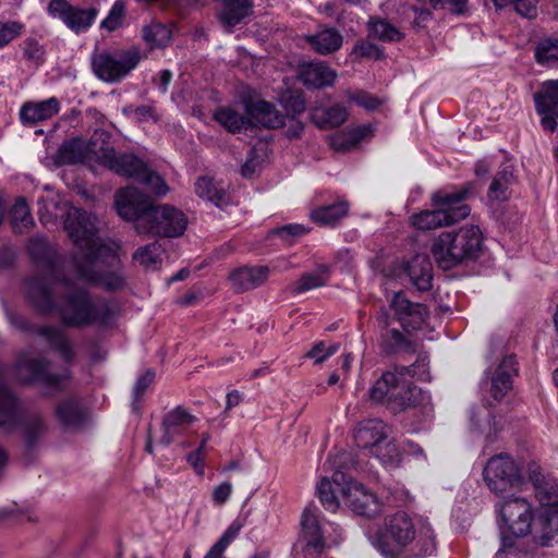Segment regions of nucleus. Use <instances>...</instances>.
<instances>
[{
    "mask_svg": "<svg viewBox=\"0 0 558 558\" xmlns=\"http://www.w3.org/2000/svg\"><path fill=\"white\" fill-rule=\"evenodd\" d=\"M64 229L77 248L71 257L76 278L98 283L108 291L122 290L126 282L117 247L98 238L96 218L82 209L70 207L65 213Z\"/></svg>",
    "mask_w": 558,
    "mask_h": 558,
    "instance_id": "1",
    "label": "nucleus"
},
{
    "mask_svg": "<svg viewBox=\"0 0 558 558\" xmlns=\"http://www.w3.org/2000/svg\"><path fill=\"white\" fill-rule=\"evenodd\" d=\"M373 547L385 558H425L436 550L434 530L426 519L397 511L369 536Z\"/></svg>",
    "mask_w": 558,
    "mask_h": 558,
    "instance_id": "2",
    "label": "nucleus"
},
{
    "mask_svg": "<svg viewBox=\"0 0 558 558\" xmlns=\"http://www.w3.org/2000/svg\"><path fill=\"white\" fill-rule=\"evenodd\" d=\"M427 364L428 356L420 354L409 366H395L384 372L368 390L371 400L386 405L395 414L423 404L429 398L412 378L423 379Z\"/></svg>",
    "mask_w": 558,
    "mask_h": 558,
    "instance_id": "3",
    "label": "nucleus"
},
{
    "mask_svg": "<svg viewBox=\"0 0 558 558\" xmlns=\"http://www.w3.org/2000/svg\"><path fill=\"white\" fill-rule=\"evenodd\" d=\"M484 236L474 225H465L456 231L441 232L432 245L437 265L451 269L462 263L475 260L483 250Z\"/></svg>",
    "mask_w": 558,
    "mask_h": 558,
    "instance_id": "4",
    "label": "nucleus"
},
{
    "mask_svg": "<svg viewBox=\"0 0 558 558\" xmlns=\"http://www.w3.org/2000/svg\"><path fill=\"white\" fill-rule=\"evenodd\" d=\"M473 191V184L468 182L451 191H438L433 194L434 210H423L411 217L414 228L423 231L453 225L466 218L471 208L464 202Z\"/></svg>",
    "mask_w": 558,
    "mask_h": 558,
    "instance_id": "5",
    "label": "nucleus"
},
{
    "mask_svg": "<svg viewBox=\"0 0 558 558\" xmlns=\"http://www.w3.org/2000/svg\"><path fill=\"white\" fill-rule=\"evenodd\" d=\"M4 366L0 363V428L20 427L28 451L38 447L48 426L38 411H25L12 391L2 383Z\"/></svg>",
    "mask_w": 558,
    "mask_h": 558,
    "instance_id": "6",
    "label": "nucleus"
},
{
    "mask_svg": "<svg viewBox=\"0 0 558 558\" xmlns=\"http://www.w3.org/2000/svg\"><path fill=\"white\" fill-rule=\"evenodd\" d=\"M59 313L63 324L70 327H106L113 323L117 315L109 302L93 301L84 289L70 292L59 306Z\"/></svg>",
    "mask_w": 558,
    "mask_h": 558,
    "instance_id": "7",
    "label": "nucleus"
},
{
    "mask_svg": "<svg viewBox=\"0 0 558 558\" xmlns=\"http://www.w3.org/2000/svg\"><path fill=\"white\" fill-rule=\"evenodd\" d=\"M496 505L501 524L500 539L501 547L496 558H501L502 553L513 547V537H523L531 532L533 521V508L530 501L521 496L504 495Z\"/></svg>",
    "mask_w": 558,
    "mask_h": 558,
    "instance_id": "8",
    "label": "nucleus"
},
{
    "mask_svg": "<svg viewBox=\"0 0 558 558\" xmlns=\"http://www.w3.org/2000/svg\"><path fill=\"white\" fill-rule=\"evenodd\" d=\"M142 59L140 49L102 50L92 56V68L95 75L106 83H117L126 77Z\"/></svg>",
    "mask_w": 558,
    "mask_h": 558,
    "instance_id": "9",
    "label": "nucleus"
},
{
    "mask_svg": "<svg viewBox=\"0 0 558 558\" xmlns=\"http://www.w3.org/2000/svg\"><path fill=\"white\" fill-rule=\"evenodd\" d=\"M483 476L488 488L498 496L509 494L522 483L519 466L507 453L492 457L484 468Z\"/></svg>",
    "mask_w": 558,
    "mask_h": 558,
    "instance_id": "10",
    "label": "nucleus"
},
{
    "mask_svg": "<svg viewBox=\"0 0 558 558\" xmlns=\"http://www.w3.org/2000/svg\"><path fill=\"white\" fill-rule=\"evenodd\" d=\"M111 140V134L102 129L96 130L88 142L82 138L65 141L58 150V160L61 163L74 165L95 160L100 163V151H104L106 143Z\"/></svg>",
    "mask_w": 558,
    "mask_h": 558,
    "instance_id": "11",
    "label": "nucleus"
},
{
    "mask_svg": "<svg viewBox=\"0 0 558 558\" xmlns=\"http://www.w3.org/2000/svg\"><path fill=\"white\" fill-rule=\"evenodd\" d=\"M50 362L46 359H20L16 363V375L26 384L39 383L53 391H63L71 378V372L61 374L49 371Z\"/></svg>",
    "mask_w": 558,
    "mask_h": 558,
    "instance_id": "12",
    "label": "nucleus"
},
{
    "mask_svg": "<svg viewBox=\"0 0 558 558\" xmlns=\"http://www.w3.org/2000/svg\"><path fill=\"white\" fill-rule=\"evenodd\" d=\"M114 205L118 215L124 220L133 221L136 232L143 234L148 211L153 208L150 198L137 187L128 186L117 192Z\"/></svg>",
    "mask_w": 558,
    "mask_h": 558,
    "instance_id": "13",
    "label": "nucleus"
},
{
    "mask_svg": "<svg viewBox=\"0 0 558 558\" xmlns=\"http://www.w3.org/2000/svg\"><path fill=\"white\" fill-rule=\"evenodd\" d=\"M186 226L187 218L181 210L169 205H158L148 211L143 234L178 238L184 233Z\"/></svg>",
    "mask_w": 558,
    "mask_h": 558,
    "instance_id": "14",
    "label": "nucleus"
},
{
    "mask_svg": "<svg viewBox=\"0 0 558 558\" xmlns=\"http://www.w3.org/2000/svg\"><path fill=\"white\" fill-rule=\"evenodd\" d=\"M104 151H100V165L107 167L118 175L133 179H138L145 174L147 163L133 154H119L117 155L111 144V140L106 143Z\"/></svg>",
    "mask_w": 558,
    "mask_h": 558,
    "instance_id": "15",
    "label": "nucleus"
},
{
    "mask_svg": "<svg viewBox=\"0 0 558 558\" xmlns=\"http://www.w3.org/2000/svg\"><path fill=\"white\" fill-rule=\"evenodd\" d=\"M48 13L52 17L60 19L71 31L78 34L92 26L98 10L73 7L66 0H51L48 4Z\"/></svg>",
    "mask_w": 558,
    "mask_h": 558,
    "instance_id": "16",
    "label": "nucleus"
},
{
    "mask_svg": "<svg viewBox=\"0 0 558 558\" xmlns=\"http://www.w3.org/2000/svg\"><path fill=\"white\" fill-rule=\"evenodd\" d=\"M27 252L37 267L45 270L51 280L63 281L68 284L59 271L60 256L56 247L45 236L35 235L31 238L27 244Z\"/></svg>",
    "mask_w": 558,
    "mask_h": 558,
    "instance_id": "17",
    "label": "nucleus"
},
{
    "mask_svg": "<svg viewBox=\"0 0 558 558\" xmlns=\"http://www.w3.org/2000/svg\"><path fill=\"white\" fill-rule=\"evenodd\" d=\"M341 494L344 502L359 515L373 518L381 511L379 499L355 481L349 480L345 487L341 488Z\"/></svg>",
    "mask_w": 558,
    "mask_h": 558,
    "instance_id": "18",
    "label": "nucleus"
},
{
    "mask_svg": "<svg viewBox=\"0 0 558 558\" xmlns=\"http://www.w3.org/2000/svg\"><path fill=\"white\" fill-rule=\"evenodd\" d=\"M54 415L63 430L75 433L86 426L89 412L77 397L71 396L57 403Z\"/></svg>",
    "mask_w": 558,
    "mask_h": 558,
    "instance_id": "19",
    "label": "nucleus"
},
{
    "mask_svg": "<svg viewBox=\"0 0 558 558\" xmlns=\"http://www.w3.org/2000/svg\"><path fill=\"white\" fill-rule=\"evenodd\" d=\"M517 361L513 355L505 356L498 366L490 373L486 372L488 396L494 401H500L512 388V377L517 374Z\"/></svg>",
    "mask_w": 558,
    "mask_h": 558,
    "instance_id": "20",
    "label": "nucleus"
},
{
    "mask_svg": "<svg viewBox=\"0 0 558 558\" xmlns=\"http://www.w3.org/2000/svg\"><path fill=\"white\" fill-rule=\"evenodd\" d=\"M534 104L536 112L542 117L543 129L553 133L558 118V81L546 83L543 90L534 95Z\"/></svg>",
    "mask_w": 558,
    "mask_h": 558,
    "instance_id": "21",
    "label": "nucleus"
},
{
    "mask_svg": "<svg viewBox=\"0 0 558 558\" xmlns=\"http://www.w3.org/2000/svg\"><path fill=\"white\" fill-rule=\"evenodd\" d=\"M390 306L403 327L417 329L428 317L427 306L422 303L411 302L401 291L393 294Z\"/></svg>",
    "mask_w": 558,
    "mask_h": 558,
    "instance_id": "22",
    "label": "nucleus"
},
{
    "mask_svg": "<svg viewBox=\"0 0 558 558\" xmlns=\"http://www.w3.org/2000/svg\"><path fill=\"white\" fill-rule=\"evenodd\" d=\"M268 266H243L229 275L230 287L235 293H243L263 286L269 278Z\"/></svg>",
    "mask_w": 558,
    "mask_h": 558,
    "instance_id": "23",
    "label": "nucleus"
},
{
    "mask_svg": "<svg viewBox=\"0 0 558 558\" xmlns=\"http://www.w3.org/2000/svg\"><path fill=\"white\" fill-rule=\"evenodd\" d=\"M196 422V416L182 405L167 412L161 422L162 435L160 444L168 447L174 439L181 436L190 425Z\"/></svg>",
    "mask_w": 558,
    "mask_h": 558,
    "instance_id": "24",
    "label": "nucleus"
},
{
    "mask_svg": "<svg viewBox=\"0 0 558 558\" xmlns=\"http://www.w3.org/2000/svg\"><path fill=\"white\" fill-rule=\"evenodd\" d=\"M529 477L535 489V497L539 501L542 511L558 512V485L553 478H547L541 469L531 465L529 469Z\"/></svg>",
    "mask_w": 558,
    "mask_h": 558,
    "instance_id": "25",
    "label": "nucleus"
},
{
    "mask_svg": "<svg viewBox=\"0 0 558 558\" xmlns=\"http://www.w3.org/2000/svg\"><path fill=\"white\" fill-rule=\"evenodd\" d=\"M388 432L389 427L381 420H366L355 426L353 439L357 447L372 452L386 440Z\"/></svg>",
    "mask_w": 558,
    "mask_h": 558,
    "instance_id": "26",
    "label": "nucleus"
},
{
    "mask_svg": "<svg viewBox=\"0 0 558 558\" xmlns=\"http://www.w3.org/2000/svg\"><path fill=\"white\" fill-rule=\"evenodd\" d=\"M245 112L251 125H262L266 129H277L284 125V116L271 102L266 100L247 102Z\"/></svg>",
    "mask_w": 558,
    "mask_h": 558,
    "instance_id": "27",
    "label": "nucleus"
},
{
    "mask_svg": "<svg viewBox=\"0 0 558 558\" xmlns=\"http://www.w3.org/2000/svg\"><path fill=\"white\" fill-rule=\"evenodd\" d=\"M60 111V102L56 97L43 101H27L20 109V120L24 125H35L49 120Z\"/></svg>",
    "mask_w": 558,
    "mask_h": 558,
    "instance_id": "28",
    "label": "nucleus"
},
{
    "mask_svg": "<svg viewBox=\"0 0 558 558\" xmlns=\"http://www.w3.org/2000/svg\"><path fill=\"white\" fill-rule=\"evenodd\" d=\"M403 270L418 291L425 292L432 289L433 265L427 255L416 254L404 263Z\"/></svg>",
    "mask_w": 558,
    "mask_h": 558,
    "instance_id": "29",
    "label": "nucleus"
},
{
    "mask_svg": "<svg viewBox=\"0 0 558 558\" xmlns=\"http://www.w3.org/2000/svg\"><path fill=\"white\" fill-rule=\"evenodd\" d=\"M301 527L306 545L316 550H322L325 546V529L319 519V509L316 506H307L302 514Z\"/></svg>",
    "mask_w": 558,
    "mask_h": 558,
    "instance_id": "30",
    "label": "nucleus"
},
{
    "mask_svg": "<svg viewBox=\"0 0 558 558\" xmlns=\"http://www.w3.org/2000/svg\"><path fill=\"white\" fill-rule=\"evenodd\" d=\"M36 335L45 338L50 349L56 351L65 364L70 365L74 362L76 352L61 328L50 325L39 326Z\"/></svg>",
    "mask_w": 558,
    "mask_h": 558,
    "instance_id": "31",
    "label": "nucleus"
},
{
    "mask_svg": "<svg viewBox=\"0 0 558 558\" xmlns=\"http://www.w3.org/2000/svg\"><path fill=\"white\" fill-rule=\"evenodd\" d=\"M299 76L308 88H324L335 83L337 73L325 62H310L301 68Z\"/></svg>",
    "mask_w": 558,
    "mask_h": 558,
    "instance_id": "32",
    "label": "nucleus"
},
{
    "mask_svg": "<svg viewBox=\"0 0 558 558\" xmlns=\"http://www.w3.org/2000/svg\"><path fill=\"white\" fill-rule=\"evenodd\" d=\"M397 16L399 23L408 26L414 33H421L433 20V12L423 5L402 2L397 9Z\"/></svg>",
    "mask_w": 558,
    "mask_h": 558,
    "instance_id": "33",
    "label": "nucleus"
},
{
    "mask_svg": "<svg viewBox=\"0 0 558 558\" xmlns=\"http://www.w3.org/2000/svg\"><path fill=\"white\" fill-rule=\"evenodd\" d=\"M26 295L37 311L43 314H49L56 310L50 282L47 279L31 278L26 280Z\"/></svg>",
    "mask_w": 558,
    "mask_h": 558,
    "instance_id": "34",
    "label": "nucleus"
},
{
    "mask_svg": "<svg viewBox=\"0 0 558 558\" xmlns=\"http://www.w3.org/2000/svg\"><path fill=\"white\" fill-rule=\"evenodd\" d=\"M533 539L543 547L553 545L558 537V512L542 511L531 529Z\"/></svg>",
    "mask_w": 558,
    "mask_h": 558,
    "instance_id": "35",
    "label": "nucleus"
},
{
    "mask_svg": "<svg viewBox=\"0 0 558 558\" xmlns=\"http://www.w3.org/2000/svg\"><path fill=\"white\" fill-rule=\"evenodd\" d=\"M348 118L347 108L343 105L315 106L311 110L312 122L320 130H329L340 126Z\"/></svg>",
    "mask_w": 558,
    "mask_h": 558,
    "instance_id": "36",
    "label": "nucleus"
},
{
    "mask_svg": "<svg viewBox=\"0 0 558 558\" xmlns=\"http://www.w3.org/2000/svg\"><path fill=\"white\" fill-rule=\"evenodd\" d=\"M305 40L315 52L322 56L331 54L343 45V36L333 27L323 28L315 34L307 35Z\"/></svg>",
    "mask_w": 558,
    "mask_h": 558,
    "instance_id": "37",
    "label": "nucleus"
},
{
    "mask_svg": "<svg viewBox=\"0 0 558 558\" xmlns=\"http://www.w3.org/2000/svg\"><path fill=\"white\" fill-rule=\"evenodd\" d=\"M348 481L343 472L336 471L332 475V482L324 477L318 483L317 496L326 510L335 512L339 508L337 493H341V488L345 487Z\"/></svg>",
    "mask_w": 558,
    "mask_h": 558,
    "instance_id": "38",
    "label": "nucleus"
},
{
    "mask_svg": "<svg viewBox=\"0 0 558 558\" xmlns=\"http://www.w3.org/2000/svg\"><path fill=\"white\" fill-rule=\"evenodd\" d=\"M366 28L369 38L383 43H397L404 38V34L396 25L379 16H369Z\"/></svg>",
    "mask_w": 558,
    "mask_h": 558,
    "instance_id": "39",
    "label": "nucleus"
},
{
    "mask_svg": "<svg viewBox=\"0 0 558 558\" xmlns=\"http://www.w3.org/2000/svg\"><path fill=\"white\" fill-rule=\"evenodd\" d=\"M330 276L329 266L318 265L314 272H305L294 281L289 290L292 294H302L306 291L317 289L327 284Z\"/></svg>",
    "mask_w": 558,
    "mask_h": 558,
    "instance_id": "40",
    "label": "nucleus"
},
{
    "mask_svg": "<svg viewBox=\"0 0 558 558\" xmlns=\"http://www.w3.org/2000/svg\"><path fill=\"white\" fill-rule=\"evenodd\" d=\"M195 192L201 197L213 203L218 208H223L230 203V196L222 186H218L213 179L198 178L195 183Z\"/></svg>",
    "mask_w": 558,
    "mask_h": 558,
    "instance_id": "41",
    "label": "nucleus"
},
{
    "mask_svg": "<svg viewBox=\"0 0 558 558\" xmlns=\"http://www.w3.org/2000/svg\"><path fill=\"white\" fill-rule=\"evenodd\" d=\"M10 222L13 232L19 234L28 232L34 226V219L25 198H16L11 209Z\"/></svg>",
    "mask_w": 558,
    "mask_h": 558,
    "instance_id": "42",
    "label": "nucleus"
},
{
    "mask_svg": "<svg viewBox=\"0 0 558 558\" xmlns=\"http://www.w3.org/2000/svg\"><path fill=\"white\" fill-rule=\"evenodd\" d=\"M215 120L229 132L235 133L251 126L248 117H244L230 107H220L215 111Z\"/></svg>",
    "mask_w": 558,
    "mask_h": 558,
    "instance_id": "43",
    "label": "nucleus"
},
{
    "mask_svg": "<svg viewBox=\"0 0 558 558\" xmlns=\"http://www.w3.org/2000/svg\"><path fill=\"white\" fill-rule=\"evenodd\" d=\"M514 180L513 172L507 167L498 171L489 185L487 197L490 201L505 202L509 197V186Z\"/></svg>",
    "mask_w": 558,
    "mask_h": 558,
    "instance_id": "44",
    "label": "nucleus"
},
{
    "mask_svg": "<svg viewBox=\"0 0 558 558\" xmlns=\"http://www.w3.org/2000/svg\"><path fill=\"white\" fill-rule=\"evenodd\" d=\"M349 204L344 201L320 206L312 211L314 221L320 225H331L348 214Z\"/></svg>",
    "mask_w": 558,
    "mask_h": 558,
    "instance_id": "45",
    "label": "nucleus"
},
{
    "mask_svg": "<svg viewBox=\"0 0 558 558\" xmlns=\"http://www.w3.org/2000/svg\"><path fill=\"white\" fill-rule=\"evenodd\" d=\"M383 348L387 354L399 351H414L412 342L398 329L390 328L381 332Z\"/></svg>",
    "mask_w": 558,
    "mask_h": 558,
    "instance_id": "46",
    "label": "nucleus"
},
{
    "mask_svg": "<svg viewBox=\"0 0 558 558\" xmlns=\"http://www.w3.org/2000/svg\"><path fill=\"white\" fill-rule=\"evenodd\" d=\"M367 125L357 126L348 133L337 134L331 138V145L336 150H351L369 133Z\"/></svg>",
    "mask_w": 558,
    "mask_h": 558,
    "instance_id": "47",
    "label": "nucleus"
},
{
    "mask_svg": "<svg viewBox=\"0 0 558 558\" xmlns=\"http://www.w3.org/2000/svg\"><path fill=\"white\" fill-rule=\"evenodd\" d=\"M375 456L380 463L390 469L397 468L402 459V454L397 444L393 440H389L388 437L384 442H380L378 448L373 449L371 452Z\"/></svg>",
    "mask_w": 558,
    "mask_h": 558,
    "instance_id": "48",
    "label": "nucleus"
},
{
    "mask_svg": "<svg viewBox=\"0 0 558 558\" xmlns=\"http://www.w3.org/2000/svg\"><path fill=\"white\" fill-rule=\"evenodd\" d=\"M242 527L243 523L239 519L234 520L203 558H220L221 554L239 536Z\"/></svg>",
    "mask_w": 558,
    "mask_h": 558,
    "instance_id": "49",
    "label": "nucleus"
},
{
    "mask_svg": "<svg viewBox=\"0 0 558 558\" xmlns=\"http://www.w3.org/2000/svg\"><path fill=\"white\" fill-rule=\"evenodd\" d=\"M537 63L545 66L558 64V38H544L535 48Z\"/></svg>",
    "mask_w": 558,
    "mask_h": 558,
    "instance_id": "50",
    "label": "nucleus"
},
{
    "mask_svg": "<svg viewBox=\"0 0 558 558\" xmlns=\"http://www.w3.org/2000/svg\"><path fill=\"white\" fill-rule=\"evenodd\" d=\"M143 38L150 48H161L170 41L171 32L162 23L155 22L143 28Z\"/></svg>",
    "mask_w": 558,
    "mask_h": 558,
    "instance_id": "51",
    "label": "nucleus"
},
{
    "mask_svg": "<svg viewBox=\"0 0 558 558\" xmlns=\"http://www.w3.org/2000/svg\"><path fill=\"white\" fill-rule=\"evenodd\" d=\"M163 250L158 242L138 247L133 254V259L145 268H155L161 263Z\"/></svg>",
    "mask_w": 558,
    "mask_h": 558,
    "instance_id": "52",
    "label": "nucleus"
},
{
    "mask_svg": "<svg viewBox=\"0 0 558 558\" xmlns=\"http://www.w3.org/2000/svg\"><path fill=\"white\" fill-rule=\"evenodd\" d=\"M156 197H163L169 192V186L161 175L153 171L148 166L145 174H143L138 181Z\"/></svg>",
    "mask_w": 558,
    "mask_h": 558,
    "instance_id": "53",
    "label": "nucleus"
},
{
    "mask_svg": "<svg viewBox=\"0 0 558 558\" xmlns=\"http://www.w3.org/2000/svg\"><path fill=\"white\" fill-rule=\"evenodd\" d=\"M65 207L66 204H63V207H61V205L54 198L39 199L38 215L41 223L48 225L57 220Z\"/></svg>",
    "mask_w": 558,
    "mask_h": 558,
    "instance_id": "54",
    "label": "nucleus"
},
{
    "mask_svg": "<svg viewBox=\"0 0 558 558\" xmlns=\"http://www.w3.org/2000/svg\"><path fill=\"white\" fill-rule=\"evenodd\" d=\"M351 54L355 59L366 58V59H373V60H380L385 57L384 49L368 40L357 41L354 45Z\"/></svg>",
    "mask_w": 558,
    "mask_h": 558,
    "instance_id": "55",
    "label": "nucleus"
},
{
    "mask_svg": "<svg viewBox=\"0 0 558 558\" xmlns=\"http://www.w3.org/2000/svg\"><path fill=\"white\" fill-rule=\"evenodd\" d=\"M125 4L123 0H117L111 7L107 17L101 22V28L109 32L116 31L123 22Z\"/></svg>",
    "mask_w": 558,
    "mask_h": 558,
    "instance_id": "56",
    "label": "nucleus"
},
{
    "mask_svg": "<svg viewBox=\"0 0 558 558\" xmlns=\"http://www.w3.org/2000/svg\"><path fill=\"white\" fill-rule=\"evenodd\" d=\"M24 29V25L17 21L4 23L0 27V47H4L13 39L19 37Z\"/></svg>",
    "mask_w": 558,
    "mask_h": 558,
    "instance_id": "57",
    "label": "nucleus"
},
{
    "mask_svg": "<svg viewBox=\"0 0 558 558\" xmlns=\"http://www.w3.org/2000/svg\"><path fill=\"white\" fill-rule=\"evenodd\" d=\"M338 350L339 344H331L326 347L325 342L319 341L313 345L306 356L313 359L316 364H320L325 362L329 356L333 355Z\"/></svg>",
    "mask_w": 558,
    "mask_h": 558,
    "instance_id": "58",
    "label": "nucleus"
},
{
    "mask_svg": "<svg viewBox=\"0 0 558 558\" xmlns=\"http://www.w3.org/2000/svg\"><path fill=\"white\" fill-rule=\"evenodd\" d=\"M23 54L28 61L40 63L44 61V47L34 38H27L24 41Z\"/></svg>",
    "mask_w": 558,
    "mask_h": 558,
    "instance_id": "59",
    "label": "nucleus"
},
{
    "mask_svg": "<svg viewBox=\"0 0 558 558\" xmlns=\"http://www.w3.org/2000/svg\"><path fill=\"white\" fill-rule=\"evenodd\" d=\"M5 315L8 322L15 329L23 332L36 333L38 327L33 326L24 316L11 311L9 307L5 308Z\"/></svg>",
    "mask_w": 558,
    "mask_h": 558,
    "instance_id": "60",
    "label": "nucleus"
},
{
    "mask_svg": "<svg viewBox=\"0 0 558 558\" xmlns=\"http://www.w3.org/2000/svg\"><path fill=\"white\" fill-rule=\"evenodd\" d=\"M435 9H447L454 14H464L468 12V0H429Z\"/></svg>",
    "mask_w": 558,
    "mask_h": 558,
    "instance_id": "61",
    "label": "nucleus"
},
{
    "mask_svg": "<svg viewBox=\"0 0 558 558\" xmlns=\"http://www.w3.org/2000/svg\"><path fill=\"white\" fill-rule=\"evenodd\" d=\"M156 377L155 372L148 368L141 377L137 378L134 388V401H137L147 390V388L154 383Z\"/></svg>",
    "mask_w": 558,
    "mask_h": 558,
    "instance_id": "62",
    "label": "nucleus"
},
{
    "mask_svg": "<svg viewBox=\"0 0 558 558\" xmlns=\"http://www.w3.org/2000/svg\"><path fill=\"white\" fill-rule=\"evenodd\" d=\"M272 233L284 239V240H289V239H293V238H298V236L306 234L307 229L302 225L289 223V225H286V226L275 229L272 231Z\"/></svg>",
    "mask_w": 558,
    "mask_h": 558,
    "instance_id": "63",
    "label": "nucleus"
},
{
    "mask_svg": "<svg viewBox=\"0 0 558 558\" xmlns=\"http://www.w3.org/2000/svg\"><path fill=\"white\" fill-rule=\"evenodd\" d=\"M232 484L230 482H222L213 490V502L217 506L225 505L232 494Z\"/></svg>",
    "mask_w": 558,
    "mask_h": 558,
    "instance_id": "64",
    "label": "nucleus"
}]
</instances>
